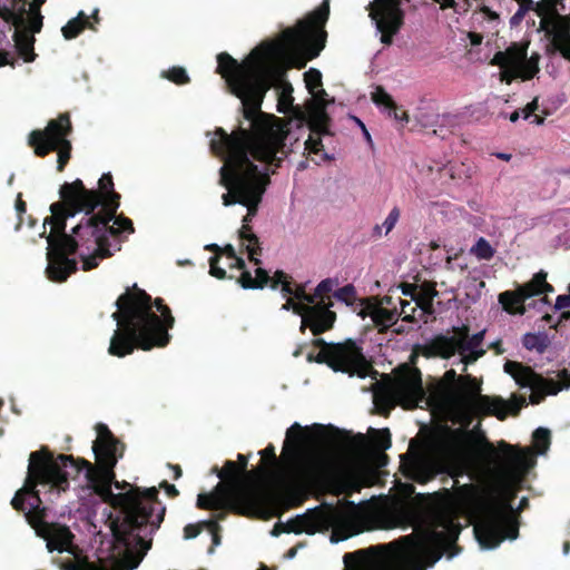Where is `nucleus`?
Instances as JSON below:
<instances>
[{
    "label": "nucleus",
    "instance_id": "1a4fd4ad",
    "mask_svg": "<svg viewBox=\"0 0 570 570\" xmlns=\"http://www.w3.org/2000/svg\"><path fill=\"white\" fill-rule=\"evenodd\" d=\"M313 345L321 348L315 361L327 364L335 372L357 375L361 379L376 373L362 347L351 338L343 343H326L323 338H315Z\"/></svg>",
    "mask_w": 570,
    "mask_h": 570
},
{
    "label": "nucleus",
    "instance_id": "e433bc0d",
    "mask_svg": "<svg viewBox=\"0 0 570 570\" xmlns=\"http://www.w3.org/2000/svg\"><path fill=\"white\" fill-rule=\"evenodd\" d=\"M495 250L483 237H480L471 248V254L482 261H489L494 256Z\"/></svg>",
    "mask_w": 570,
    "mask_h": 570
},
{
    "label": "nucleus",
    "instance_id": "423d86ee",
    "mask_svg": "<svg viewBox=\"0 0 570 570\" xmlns=\"http://www.w3.org/2000/svg\"><path fill=\"white\" fill-rule=\"evenodd\" d=\"M60 202L50 205L51 216L45 219V224L52 226V233L47 236L48 266L46 269L50 281L62 283L77 271V262L67 257V248L63 243L67 219L77 214H90L70 189L62 184L59 189Z\"/></svg>",
    "mask_w": 570,
    "mask_h": 570
},
{
    "label": "nucleus",
    "instance_id": "f3484780",
    "mask_svg": "<svg viewBox=\"0 0 570 570\" xmlns=\"http://www.w3.org/2000/svg\"><path fill=\"white\" fill-rule=\"evenodd\" d=\"M332 302H317V304L309 306L302 303H295L292 298L287 299L284 305L285 309L293 308L294 313L302 317L301 331L309 328L314 336L321 335L333 328L336 321L335 312L331 311Z\"/></svg>",
    "mask_w": 570,
    "mask_h": 570
},
{
    "label": "nucleus",
    "instance_id": "f704fd0d",
    "mask_svg": "<svg viewBox=\"0 0 570 570\" xmlns=\"http://www.w3.org/2000/svg\"><path fill=\"white\" fill-rule=\"evenodd\" d=\"M368 434L371 436V443L372 446L379 451L383 452L391 448L392 445V439L391 433L389 429H370Z\"/></svg>",
    "mask_w": 570,
    "mask_h": 570
},
{
    "label": "nucleus",
    "instance_id": "4be33fe9",
    "mask_svg": "<svg viewBox=\"0 0 570 570\" xmlns=\"http://www.w3.org/2000/svg\"><path fill=\"white\" fill-rule=\"evenodd\" d=\"M14 41V47L24 62L35 61L37 55L35 52V36L30 35L27 28L24 29H16L12 36Z\"/></svg>",
    "mask_w": 570,
    "mask_h": 570
},
{
    "label": "nucleus",
    "instance_id": "cd10ccee",
    "mask_svg": "<svg viewBox=\"0 0 570 570\" xmlns=\"http://www.w3.org/2000/svg\"><path fill=\"white\" fill-rule=\"evenodd\" d=\"M372 321L380 333H385L397 321L399 314L395 309L376 307L371 314Z\"/></svg>",
    "mask_w": 570,
    "mask_h": 570
},
{
    "label": "nucleus",
    "instance_id": "a211bd4d",
    "mask_svg": "<svg viewBox=\"0 0 570 570\" xmlns=\"http://www.w3.org/2000/svg\"><path fill=\"white\" fill-rule=\"evenodd\" d=\"M541 29L549 41V51L560 53L570 61V14L556 13L540 21Z\"/></svg>",
    "mask_w": 570,
    "mask_h": 570
},
{
    "label": "nucleus",
    "instance_id": "f257e3e1",
    "mask_svg": "<svg viewBox=\"0 0 570 570\" xmlns=\"http://www.w3.org/2000/svg\"><path fill=\"white\" fill-rule=\"evenodd\" d=\"M98 438L92 444L96 464L83 458L70 454L55 455L42 446L29 456V465L24 484L11 500L16 511L23 512L28 524L36 534L47 542L49 552L70 551L73 533L67 525L48 522L49 508L43 505L38 487L48 488L50 493L59 495L69 489V479H76L85 470L88 487L102 498H112L114 504L120 508V515H109V528L112 534V549L117 556L128 562L127 570L138 567L147 551L151 548V535L164 521L166 507L158 498L155 487L130 490L112 494L111 484L122 489L117 482L115 466L124 455V444L111 433L107 425L96 426Z\"/></svg>",
    "mask_w": 570,
    "mask_h": 570
},
{
    "label": "nucleus",
    "instance_id": "6ab92c4d",
    "mask_svg": "<svg viewBox=\"0 0 570 570\" xmlns=\"http://www.w3.org/2000/svg\"><path fill=\"white\" fill-rule=\"evenodd\" d=\"M274 169L264 171L258 181L255 184L250 193L247 195L246 200L242 204L247 208V214L243 218V223L249 224L252 219L257 215L258 206L262 203L263 196L271 184V174H275Z\"/></svg>",
    "mask_w": 570,
    "mask_h": 570
},
{
    "label": "nucleus",
    "instance_id": "c03bdc74",
    "mask_svg": "<svg viewBox=\"0 0 570 570\" xmlns=\"http://www.w3.org/2000/svg\"><path fill=\"white\" fill-rule=\"evenodd\" d=\"M338 285V281L336 278H325L318 283L315 288V295L320 296V301L332 302L328 294L334 292V288Z\"/></svg>",
    "mask_w": 570,
    "mask_h": 570
},
{
    "label": "nucleus",
    "instance_id": "7c9ffc66",
    "mask_svg": "<svg viewBox=\"0 0 570 570\" xmlns=\"http://www.w3.org/2000/svg\"><path fill=\"white\" fill-rule=\"evenodd\" d=\"M523 346L529 351L544 353L550 345V340L546 333H527L522 337Z\"/></svg>",
    "mask_w": 570,
    "mask_h": 570
},
{
    "label": "nucleus",
    "instance_id": "393cba45",
    "mask_svg": "<svg viewBox=\"0 0 570 570\" xmlns=\"http://www.w3.org/2000/svg\"><path fill=\"white\" fill-rule=\"evenodd\" d=\"M308 122L311 130L318 135H327L330 134L328 127L331 122V118L326 112L325 105H313L308 109Z\"/></svg>",
    "mask_w": 570,
    "mask_h": 570
},
{
    "label": "nucleus",
    "instance_id": "13d9d810",
    "mask_svg": "<svg viewBox=\"0 0 570 570\" xmlns=\"http://www.w3.org/2000/svg\"><path fill=\"white\" fill-rule=\"evenodd\" d=\"M400 209L397 207H394L385 220L383 222L382 226L385 228V234H389L396 225L399 218H400Z\"/></svg>",
    "mask_w": 570,
    "mask_h": 570
},
{
    "label": "nucleus",
    "instance_id": "6e6552de",
    "mask_svg": "<svg viewBox=\"0 0 570 570\" xmlns=\"http://www.w3.org/2000/svg\"><path fill=\"white\" fill-rule=\"evenodd\" d=\"M262 504L256 487L244 480H220L209 493H199L196 507L202 510H229L230 513L250 517Z\"/></svg>",
    "mask_w": 570,
    "mask_h": 570
},
{
    "label": "nucleus",
    "instance_id": "338daca9",
    "mask_svg": "<svg viewBox=\"0 0 570 570\" xmlns=\"http://www.w3.org/2000/svg\"><path fill=\"white\" fill-rule=\"evenodd\" d=\"M508 60H509V53H504V51H498L493 56V58L491 60V65L499 66L501 69L509 68Z\"/></svg>",
    "mask_w": 570,
    "mask_h": 570
},
{
    "label": "nucleus",
    "instance_id": "c85d7f7f",
    "mask_svg": "<svg viewBox=\"0 0 570 570\" xmlns=\"http://www.w3.org/2000/svg\"><path fill=\"white\" fill-rule=\"evenodd\" d=\"M114 222L112 225L110 223H107V236L108 238L115 237L119 238L122 233L132 234L135 233L134 223L130 218L126 217L124 214L117 215V212L115 213V217L111 219Z\"/></svg>",
    "mask_w": 570,
    "mask_h": 570
},
{
    "label": "nucleus",
    "instance_id": "0eeeda50",
    "mask_svg": "<svg viewBox=\"0 0 570 570\" xmlns=\"http://www.w3.org/2000/svg\"><path fill=\"white\" fill-rule=\"evenodd\" d=\"M295 479L304 485L324 489L334 495L360 492L361 478L342 469L334 460L318 454L302 455L293 469Z\"/></svg>",
    "mask_w": 570,
    "mask_h": 570
},
{
    "label": "nucleus",
    "instance_id": "58836bf2",
    "mask_svg": "<svg viewBox=\"0 0 570 570\" xmlns=\"http://www.w3.org/2000/svg\"><path fill=\"white\" fill-rule=\"evenodd\" d=\"M242 242L243 243L247 242L246 252L248 253L249 261L254 265H261L262 262L258 258V256L262 255V248L259 246V239H258L257 235H255L253 233L249 235V237L244 238Z\"/></svg>",
    "mask_w": 570,
    "mask_h": 570
},
{
    "label": "nucleus",
    "instance_id": "864d4df0",
    "mask_svg": "<svg viewBox=\"0 0 570 570\" xmlns=\"http://www.w3.org/2000/svg\"><path fill=\"white\" fill-rule=\"evenodd\" d=\"M203 524H206V528L212 533V547L208 549V553H213L215 550V547L219 546L222 542V537L219 533L222 528H220L219 523H217V520L203 521Z\"/></svg>",
    "mask_w": 570,
    "mask_h": 570
},
{
    "label": "nucleus",
    "instance_id": "774afa93",
    "mask_svg": "<svg viewBox=\"0 0 570 570\" xmlns=\"http://www.w3.org/2000/svg\"><path fill=\"white\" fill-rule=\"evenodd\" d=\"M385 111H387V115L390 117H393L395 120H405L407 121L409 120V117H407V114L406 111L404 110H401L396 102L394 101V106H393V109L392 108H387Z\"/></svg>",
    "mask_w": 570,
    "mask_h": 570
},
{
    "label": "nucleus",
    "instance_id": "37998d69",
    "mask_svg": "<svg viewBox=\"0 0 570 570\" xmlns=\"http://www.w3.org/2000/svg\"><path fill=\"white\" fill-rule=\"evenodd\" d=\"M163 77L178 86L186 85L190 81L187 71L183 67H171L163 71Z\"/></svg>",
    "mask_w": 570,
    "mask_h": 570
},
{
    "label": "nucleus",
    "instance_id": "412c9836",
    "mask_svg": "<svg viewBox=\"0 0 570 570\" xmlns=\"http://www.w3.org/2000/svg\"><path fill=\"white\" fill-rule=\"evenodd\" d=\"M474 410L502 421L508 415V403L502 397L479 395L474 402Z\"/></svg>",
    "mask_w": 570,
    "mask_h": 570
},
{
    "label": "nucleus",
    "instance_id": "de8ad7c7",
    "mask_svg": "<svg viewBox=\"0 0 570 570\" xmlns=\"http://www.w3.org/2000/svg\"><path fill=\"white\" fill-rule=\"evenodd\" d=\"M333 296L346 305H352L356 301V291L352 284H347L334 291Z\"/></svg>",
    "mask_w": 570,
    "mask_h": 570
},
{
    "label": "nucleus",
    "instance_id": "c756f323",
    "mask_svg": "<svg viewBox=\"0 0 570 570\" xmlns=\"http://www.w3.org/2000/svg\"><path fill=\"white\" fill-rule=\"evenodd\" d=\"M411 478L421 484H425L433 480L436 475L435 469L425 462L415 460L411 463Z\"/></svg>",
    "mask_w": 570,
    "mask_h": 570
},
{
    "label": "nucleus",
    "instance_id": "bf43d9fd",
    "mask_svg": "<svg viewBox=\"0 0 570 570\" xmlns=\"http://www.w3.org/2000/svg\"><path fill=\"white\" fill-rule=\"evenodd\" d=\"M43 17L41 13H30L29 28L27 29L30 35L41 31Z\"/></svg>",
    "mask_w": 570,
    "mask_h": 570
},
{
    "label": "nucleus",
    "instance_id": "0e129e2a",
    "mask_svg": "<svg viewBox=\"0 0 570 570\" xmlns=\"http://www.w3.org/2000/svg\"><path fill=\"white\" fill-rule=\"evenodd\" d=\"M255 274L256 284H259L258 289L264 288L271 281L268 272L258 266L255 271Z\"/></svg>",
    "mask_w": 570,
    "mask_h": 570
},
{
    "label": "nucleus",
    "instance_id": "2f4dec72",
    "mask_svg": "<svg viewBox=\"0 0 570 570\" xmlns=\"http://www.w3.org/2000/svg\"><path fill=\"white\" fill-rule=\"evenodd\" d=\"M452 489L456 501L461 504H471L478 499V489L472 483L460 485L455 479Z\"/></svg>",
    "mask_w": 570,
    "mask_h": 570
},
{
    "label": "nucleus",
    "instance_id": "5fc2aeb1",
    "mask_svg": "<svg viewBox=\"0 0 570 570\" xmlns=\"http://www.w3.org/2000/svg\"><path fill=\"white\" fill-rule=\"evenodd\" d=\"M521 69H522V73H521V77L524 79V80H529V79H532L537 72H539V67H538V58H531L529 60H527V58L520 63Z\"/></svg>",
    "mask_w": 570,
    "mask_h": 570
},
{
    "label": "nucleus",
    "instance_id": "9d476101",
    "mask_svg": "<svg viewBox=\"0 0 570 570\" xmlns=\"http://www.w3.org/2000/svg\"><path fill=\"white\" fill-rule=\"evenodd\" d=\"M72 132V125L68 112L60 114L56 119L48 121L45 129L32 130L28 136V145L36 156L46 157L51 151L58 153L57 170L63 171L71 157V142L68 137Z\"/></svg>",
    "mask_w": 570,
    "mask_h": 570
},
{
    "label": "nucleus",
    "instance_id": "09e8293b",
    "mask_svg": "<svg viewBox=\"0 0 570 570\" xmlns=\"http://www.w3.org/2000/svg\"><path fill=\"white\" fill-rule=\"evenodd\" d=\"M533 443L540 453H543L550 445V431L544 428H538L533 434Z\"/></svg>",
    "mask_w": 570,
    "mask_h": 570
},
{
    "label": "nucleus",
    "instance_id": "79ce46f5",
    "mask_svg": "<svg viewBox=\"0 0 570 570\" xmlns=\"http://www.w3.org/2000/svg\"><path fill=\"white\" fill-rule=\"evenodd\" d=\"M371 98L376 106L383 107L384 110H386L387 108L393 109L394 100L392 96L382 86L375 87V90L372 92Z\"/></svg>",
    "mask_w": 570,
    "mask_h": 570
},
{
    "label": "nucleus",
    "instance_id": "603ef678",
    "mask_svg": "<svg viewBox=\"0 0 570 570\" xmlns=\"http://www.w3.org/2000/svg\"><path fill=\"white\" fill-rule=\"evenodd\" d=\"M109 256H101L99 250H90L87 254H80L82 261V269L88 272L96 268L99 264V259L108 258Z\"/></svg>",
    "mask_w": 570,
    "mask_h": 570
},
{
    "label": "nucleus",
    "instance_id": "4c0bfd02",
    "mask_svg": "<svg viewBox=\"0 0 570 570\" xmlns=\"http://www.w3.org/2000/svg\"><path fill=\"white\" fill-rule=\"evenodd\" d=\"M292 92H293L292 85L287 81H282L281 92L278 95V102H277V111L278 112L285 114L288 110V108L292 106L293 100H294Z\"/></svg>",
    "mask_w": 570,
    "mask_h": 570
},
{
    "label": "nucleus",
    "instance_id": "8fccbe9b",
    "mask_svg": "<svg viewBox=\"0 0 570 570\" xmlns=\"http://www.w3.org/2000/svg\"><path fill=\"white\" fill-rule=\"evenodd\" d=\"M222 255H224L227 261H232V265H229V269L245 267V261L242 257L237 256L233 245L227 244L224 247H222V250L219 252V257Z\"/></svg>",
    "mask_w": 570,
    "mask_h": 570
},
{
    "label": "nucleus",
    "instance_id": "3c124183",
    "mask_svg": "<svg viewBox=\"0 0 570 570\" xmlns=\"http://www.w3.org/2000/svg\"><path fill=\"white\" fill-rule=\"evenodd\" d=\"M304 80L309 92H315V89H318L323 86L322 73L315 68H311L304 73Z\"/></svg>",
    "mask_w": 570,
    "mask_h": 570
},
{
    "label": "nucleus",
    "instance_id": "c9c22d12",
    "mask_svg": "<svg viewBox=\"0 0 570 570\" xmlns=\"http://www.w3.org/2000/svg\"><path fill=\"white\" fill-rule=\"evenodd\" d=\"M206 249L212 250L215 253L214 256L209 258V274L218 279H225L227 278V272L225 268H222L219 263V252L222 250V247H219L217 244H210L206 246ZM228 278H234V275H229Z\"/></svg>",
    "mask_w": 570,
    "mask_h": 570
},
{
    "label": "nucleus",
    "instance_id": "e2e57ef3",
    "mask_svg": "<svg viewBox=\"0 0 570 570\" xmlns=\"http://www.w3.org/2000/svg\"><path fill=\"white\" fill-rule=\"evenodd\" d=\"M259 454L262 455V461L269 460L272 466L277 464V458L273 444L267 445L264 450L259 452ZM264 464L265 462H263L262 465L265 466Z\"/></svg>",
    "mask_w": 570,
    "mask_h": 570
},
{
    "label": "nucleus",
    "instance_id": "a878e982",
    "mask_svg": "<svg viewBox=\"0 0 570 570\" xmlns=\"http://www.w3.org/2000/svg\"><path fill=\"white\" fill-rule=\"evenodd\" d=\"M520 287L525 293V297L529 298L540 294L554 292L553 286L547 282V273L543 271L535 273L531 281Z\"/></svg>",
    "mask_w": 570,
    "mask_h": 570
},
{
    "label": "nucleus",
    "instance_id": "bb28decb",
    "mask_svg": "<svg viewBox=\"0 0 570 570\" xmlns=\"http://www.w3.org/2000/svg\"><path fill=\"white\" fill-rule=\"evenodd\" d=\"M86 28L94 29L88 16L80 11L76 18H72L61 28L62 36L67 40L77 38Z\"/></svg>",
    "mask_w": 570,
    "mask_h": 570
},
{
    "label": "nucleus",
    "instance_id": "7ed1b4c3",
    "mask_svg": "<svg viewBox=\"0 0 570 570\" xmlns=\"http://www.w3.org/2000/svg\"><path fill=\"white\" fill-rule=\"evenodd\" d=\"M386 529L414 528V532L389 543L345 553L344 570H426L442 557L432 542L453 547L461 528L454 520L421 501L412 500L392 507L383 513Z\"/></svg>",
    "mask_w": 570,
    "mask_h": 570
},
{
    "label": "nucleus",
    "instance_id": "ddd939ff",
    "mask_svg": "<svg viewBox=\"0 0 570 570\" xmlns=\"http://www.w3.org/2000/svg\"><path fill=\"white\" fill-rule=\"evenodd\" d=\"M66 189H70L89 213L99 209L115 217L120 207V194L115 190L114 179L110 173L102 174L98 180L97 189L86 188L79 178L72 183H65Z\"/></svg>",
    "mask_w": 570,
    "mask_h": 570
},
{
    "label": "nucleus",
    "instance_id": "72a5a7b5",
    "mask_svg": "<svg viewBox=\"0 0 570 570\" xmlns=\"http://www.w3.org/2000/svg\"><path fill=\"white\" fill-rule=\"evenodd\" d=\"M237 465L240 470V472L243 473V476L246 479L244 480L245 482H248V484H252L255 487V483L258 479H261L264 474H266V471H267V468L266 466H263L261 465L259 468L255 469V470H250L248 471L247 470V464H248V458L244 454H238L237 455Z\"/></svg>",
    "mask_w": 570,
    "mask_h": 570
},
{
    "label": "nucleus",
    "instance_id": "4d7b16f0",
    "mask_svg": "<svg viewBox=\"0 0 570 570\" xmlns=\"http://www.w3.org/2000/svg\"><path fill=\"white\" fill-rule=\"evenodd\" d=\"M485 354V350H473L469 348L461 355V362L464 363L463 371H466V366L476 362L480 357Z\"/></svg>",
    "mask_w": 570,
    "mask_h": 570
},
{
    "label": "nucleus",
    "instance_id": "a18cd8bd",
    "mask_svg": "<svg viewBox=\"0 0 570 570\" xmlns=\"http://www.w3.org/2000/svg\"><path fill=\"white\" fill-rule=\"evenodd\" d=\"M305 430L299 423H294L286 432V440L284 442V451H286L288 444L295 443L298 446L304 440Z\"/></svg>",
    "mask_w": 570,
    "mask_h": 570
},
{
    "label": "nucleus",
    "instance_id": "680f3d73",
    "mask_svg": "<svg viewBox=\"0 0 570 570\" xmlns=\"http://www.w3.org/2000/svg\"><path fill=\"white\" fill-rule=\"evenodd\" d=\"M305 149L312 154H318L323 149L322 139L320 137L314 138L309 136L305 141Z\"/></svg>",
    "mask_w": 570,
    "mask_h": 570
},
{
    "label": "nucleus",
    "instance_id": "69168bd1",
    "mask_svg": "<svg viewBox=\"0 0 570 570\" xmlns=\"http://www.w3.org/2000/svg\"><path fill=\"white\" fill-rule=\"evenodd\" d=\"M288 279H291V277L286 273H284L283 271H276L274 273V276L271 277V281L268 284H271V287L273 289H276L279 285L283 284V282H286Z\"/></svg>",
    "mask_w": 570,
    "mask_h": 570
},
{
    "label": "nucleus",
    "instance_id": "9b49d317",
    "mask_svg": "<svg viewBox=\"0 0 570 570\" xmlns=\"http://www.w3.org/2000/svg\"><path fill=\"white\" fill-rule=\"evenodd\" d=\"M112 218L99 209L83 214L80 222L71 229V234L63 236L67 257L76 254L79 248L86 252L99 250L101 256H111L106 226Z\"/></svg>",
    "mask_w": 570,
    "mask_h": 570
},
{
    "label": "nucleus",
    "instance_id": "ea45409f",
    "mask_svg": "<svg viewBox=\"0 0 570 570\" xmlns=\"http://www.w3.org/2000/svg\"><path fill=\"white\" fill-rule=\"evenodd\" d=\"M220 480H246L236 462L227 460L222 470L217 472Z\"/></svg>",
    "mask_w": 570,
    "mask_h": 570
},
{
    "label": "nucleus",
    "instance_id": "39448f33",
    "mask_svg": "<svg viewBox=\"0 0 570 570\" xmlns=\"http://www.w3.org/2000/svg\"><path fill=\"white\" fill-rule=\"evenodd\" d=\"M117 311L112 318L117 322L108 353L112 356L125 357L136 348L150 351L165 347L169 341V330L174 327L175 318L164 299L153 301L146 291L136 284L127 288L116 301Z\"/></svg>",
    "mask_w": 570,
    "mask_h": 570
},
{
    "label": "nucleus",
    "instance_id": "052dcab7",
    "mask_svg": "<svg viewBox=\"0 0 570 570\" xmlns=\"http://www.w3.org/2000/svg\"><path fill=\"white\" fill-rule=\"evenodd\" d=\"M204 528H206V524H203V521L198 523H189L184 528V538L187 540L194 539Z\"/></svg>",
    "mask_w": 570,
    "mask_h": 570
},
{
    "label": "nucleus",
    "instance_id": "49530a36",
    "mask_svg": "<svg viewBox=\"0 0 570 570\" xmlns=\"http://www.w3.org/2000/svg\"><path fill=\"white\" fill-rule=\"evenodd\" d=\"M504 53H509L508 65L509 68H518L520 63L525 59L527 51L518 47L515 43L509 47Z\"/></svg>",
    "mask_w": 570,
    "mask_h": 570
},
{
    "label": "nucleus",
    "instance_id": "5701e85b",
    "mask_svg": "<svg viewBox=\"0 0 570 570\" xmlns=\"http://www.w3.org/2000/svg\"><path fill=\"white\" fill-rule=\"evenodd\" d=\"M528 298L520 286L515 291H505L499 294V303L509 314L523 315L525 313L524 302Z\"/></svg>",
    "mask_w": 570,
    "mask_h": 570
},
{
    "label": "nucleus",
    "instance_id": "f03ea898",
    "mask_svg": "<svg viewBox=\"0 0 570 570\" xmlns=\"http://www.w3.org/2000/svg\"><path fill=\"white\" fill-rule=\"evenodd\" d=\"M330 17V0L322 3L299 20L295 27L282 33L283 45L263 42L254 48L248 57L238 62L227 52L217 56V73L225 80L229 94L242 102L243 117L250 122L253 130L239 126L232 134L218 127L210 140L213 154L222 157L219 184L227 188L222 199L224 206L243 204L264 171H261L249 156L268 166L279 168L288 151L285 140L288 131L283 127L274 129L265 120L262 104L274 79L273 60L282 47L291 52H302L303 68L307 60L320 56L325 48L327 32L325 24Z\"/></svg>",
    "mask_w": 570,
    "mask_h": 570
},
{
    "label": "nucleus",
    "instance_id": "b1692460",
    "mask_svg": "<svg viewBox=\"0 0 570 570\" xmlns=\"http://www.w3.org/2000/svg\"><path fill=\"white\" fill-rule=\"evenodd\" d=\"M414 293L412 294V298L415 301L416 305L426 314H433V301L434 297L438 296V291L435 288V284L433 283H423L419 288L414 287Z\"/></svg>",
    "mask_w": 570,
    "mask_h": 570
},
{
    "label": "nucleus",
    "instance_id": "a19ab883",
    "mask_svg": "<svg viewBox=\"0 0 570 570\" xmlns=\"http://www.w3.org/2000/svg\"><path fill=\"white\" fill-rule=\"evenodd\" d=\"M459 381L468 382V384L464 386V393H465L466 397L469 399L471 406L474 409V402H475L476 397L479 395H482L480 393V391H481L480 383H478V381L474 377H472L471 375L460 376Z\"/></svg>",
    "mask_w": 570,
    "mask_h": 570
},
{
    "label": "nucleus",
    "instance_id": "aec40b11",
    "mask_svg": "<svg viewBox=\"0 0 570 570\" xmlns=\"http://www.w3.org/2000/svg\"><path fill=\"white\" fill-rule=\"evenodd\" d=\"M323 524V515L316 510H311L302 515H297L287 521L288 533L299 534L306 532L308 534L316 533Z\"/></svg>",
    "mask_w": 570,
    "mask_h": 570
},
{
    "label": "nucleus",
    "instance_id": "dca6fc26",
    "mask_svg": "<svg viewBox=\"0 0 570 570\" xmlns=\"http://www.w3.org/2000/svg\"><path fill=\"white\" fill-rule=\"evenodd\" d=\"M401 0H374L368 4V16L375 22L381 33V42L390 46L394 36L401 30L404 23V12L401 8Z\"/></svg>",
    "mask_w": 570,
    "mask_h": 570
},
{
    "label": "nucleus",
    "instance_id": "20e7f679",
    "mask_svg": "<svg viewBox=\"0 0 570 570\" xmlns=\"http://www.w3.org/2000/svg\"><path fill=\"white\" fill-rule=\"evenodd\" d=\"M488 464L493 481V499L488 503L482 520L474 525L479 544L484 549L497 548L505 539L519 535V523L512 515V501L518 485L535 463L530 448L513 445L501 440L494 446L480 430L462 428L449 430L444 445L452 453H463L474 445Z\"/></svg>",
    "mask_w": 570,
    "mask_h": 570
},
{
    "label": "nucleus",
    "instance_id": "2eb2a0df",
    "mask_svg": "<svg viewBox=\"0 0 570 570\" xmlns=\"http://www.w3.org/2000/svg\"><path fill=\"white\" fill-rule=\"evenodd\" d=\"M451 336L439 334L426 346L428 356H439L449 360L456 353L463 354L469 348L483 350L481 347L485 331H480L472 336L468 325L454 326Z\"/></svg>",
    "mask_w": 570,
    "mask_h": 570
},
{
    "label": "nucleus",
    "instance_id": "4468645a",
    "mask_svg": "<svg viewBox=\"0 0 570 570\" xmlns=\"http://www.w3.org/2000/svg\"><path fill=\"white\" fill-rule=\"evenodd\" d=\"M376 399L386 403L397 402L405 409L416 407L425 400L421 372L405 366L382 393L376 394Z\"/></svg>",
    "mask_w": 570,
    "mask_h": 570
},
{
    "label": "nucleus",
    "instance_id": "473e14b6",
    "mask_svg": "<svg viewBox=\"0 0 570 570\" xmlns=\"http://www.w3.org/2000/svg\"><path fill=\"white\" fill-rule=\"evenodd\" d=\"M67 570H110L108 566L99 559L97 562H92L88 557L82 554H76L75 559L68 562L66 566Z\"/></svg>",
    "mask_w": 570,
    "mask_h": 570
},
{
    "label": "nucleus",
    "instance_id": "6e6d98bb",
    "mask_svg": "<svg viewBox=\"0 0 570 570\" xmlns=\"http://www.w3.org/2000/svg\"><path fill=\"white\" fill-rule=\"evenodd\" d=\"M240 274L236 278L237 283L245 289H258L259 284H256L255 277L252 276L250 272L243 268H237Z\"/></svg>",
    "mask_w": 570,
    "mask_h": 570
},
{
    "label": "nucleus",
    "instance_id": "f8f14e48",
    "mask_svg": "<svg viewBox=\"0 0 570 570\" xmlns=\"http://www.w3.org/2000/svg\"><path fill=\"white\" fill-rule=\"evenodd\" d=\"M503 368L520 387L532 389L531 404H540L547 395H557L560 391L570 387V373L566 368L558 372L559 381L546 379L531 366L517 361H507Z\"/></svg>",
    "mask_w": 570,
    "mask_h": 570
}]
</instances>
